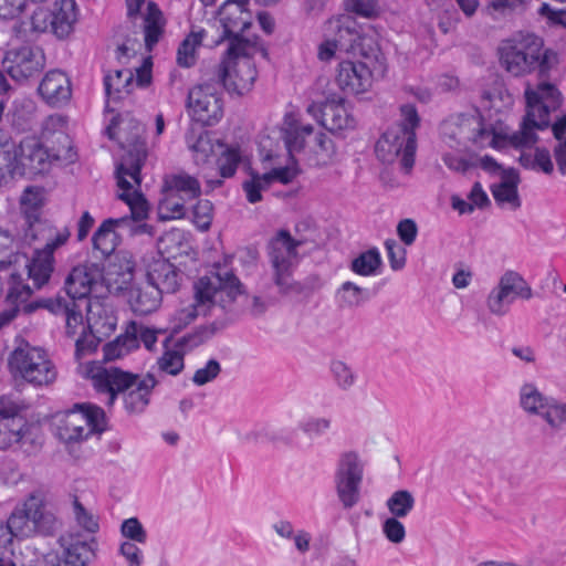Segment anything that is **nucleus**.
Wrapping results in <instances>:
<instances>
[{
	"label": "nucleus",
	"instance_id": "1",
	"mask_svg": "<svg viewBox=\"0 0 566 566\" xmlns=\"http://www.w3.org/2000/svg\"><path fill=\"white\" fill-rule=\"evenodd\" d=\"M146 159V151L142 148L135 147L129 150L116 167L117 186L123 192L118 198L127 203L129 207V216L120 218H108L104 220L97 230L93 233L92 245L94 252H99L102 258L109 256L119 244V235L116 233V228H128L132 231H144L146 224L134 227L135 222L145 220L148 217V203L144 196L133 190V185L128 180L132 179L138 187L140 186V170Z\"/></svg>",
	"mask_w": 566,
	"mask_h": 566
},
{
	"label": "nucleus",
	"instance_id": "2",
	"mask_svg": "<svg viewBox=\"0 0 566 566\" xmlns=\"http://www.w3.org/2000/svg\"><path fill=\"white\" fill-rule=\"evenodd\" d=\"M222 292V298H243L239 279L226 269H217L200 277L193 285V301L174 312L169 319L171 334H178L199 315L218 316L219 302L217 294Z\"/></svg>",
	"mask_w": 566,
	"mask_h": 566
},
{
	"label": "nucleus",
	"instance_id": "3",
	"mask_svg": "<svg viewBox=\"0 0 566 566\" xmlns=\"http://www.w3.org/2000/svg\"><path fill=\"white\" fill-rule=\"evenodd\" d=\"M92 382L98 392L107 395L108 406L122 395L124 408L130 415H139L146 410L153 389L157 385L155 376L150 373L140 376L116 367L97 369L92 376Z\"/></svg>",
	"mask_w": 566,
	"mask_h": 566
},
{
	"label": "nucleus",
	"instance_id": "4",
	"mask_svg": "<svg viewBox=\"0 0 566 566\" xmlns=\"http://www.w3.org/2000/svg\"><path fill=\"white\" fill-rule=\"evenodd\" d=\"M401 120L389 127L376 144L375 151L382 163H394L400 158V167L409 172L415 164L417 149L416 128L420 117L412 104L400 107Z\"/></svg>",
	"mask_w": 566,
	"mask_h": 566
},
{
	"label": "nucleus",
	"instance_id": "5",
	"mask_svg": "<svg viewBox=\"0 0 566 566\" xmlns=\"http://www.w3.org/2000/svg\"><path fill=\"white\" fill-rule=\"evenodd\" d=\"M261 52L266 57L268 52L261 45L250 48L249 52L237 51L229 54L227 51L222 61L211 72V81H216L222 90L230 94L243 95L249 92L258 76L255 64L251 56Z\"/></svg>",
	"mask_w": 566,
	"mask_h": 566
},
{
	"label": "nucleus",
	"instance_id": "6",
	"mask_svg": "<svg viewBox=\"0 0 566 566\" xmlns=\"http://www.w3.org/2000/svg\"><path fill=\"white\" fill-rule=\"evenodd\" d=\"M442 140L450 148L468 149L470 145L478 148L497 147V136L491 126L483 124L480 115L457 114L442 122L440 126Z\"/></svg>",
	"mask_w": 566,
	"mask_h": 566
},
{
	"label": "nucleus",
	"instance_id": "7",
	"mask_svg": "<svg viewBox=\"0 0 566 566\" xmlns=\"http://www.w3.org/2000/svg\"><path fill=\"white\" fill-rule=\"evenodd\" d=\"M543 40L534 33L520 32L503 42L500 48L501 62L515 76L544 67L546 52L543 51Z\"/></svg>",
	"mask_w": 566,
	"mask_h": 566
},
{
	"label": "nucleus",
	"instance_id": "8",
	"mask_svg": "<svg viewBox=\"0 0 566 566\" xmlns=\"http://www.w3.org/2000/svg\"><path fill=\"white\" fill-rule=\"evenodd\" d=\"M300 241L281 230L269 243V258L273 269V282L283 295H298L303 285L292 277V269L297 261Z\"/></svg>",
	"mask_w": 566,
	"mask_h": 566
},
{
	"label": "nucleus",
	"instance_id": "9",
	"mask_svg": "<svg viewBox=\"0 0 566 566\" xmlns=\"http://www.w3.org/2000/svg\"><path fill=\"white\" fill-rule=\"evenodd\" d=\"M556 87L551 83H541L537 91L526 90V114L521 123V128L510 137L514 147H532L538 140L535 130L549 127V108L542 102L544 96L554 97Z\"/></svg>",
	"mask_w": 566,
	"mask_h": 566
},
{
	"label": "nucleus",
	"instance_id": "10",
	"mask_svg": "<svg viewBox=\"0 0 566 566\" xmlns=\"http://www.w3.org/2000/svg\"><path fill=\"white\" fill-rule=\"evenodd\" d=\"M9 367L14 375L34 386H46L56 378V370L46 353L27 344L15 348L9 357Z\"/></svg>",
	"mask_w": 566,
	"mask_h": 566
},
{
	"label": "nucleus",
	"instance_id": "11",
	"mask_svg": "<svg viewBox=\"0 0 566 566\" xmlns=\"http://www.w3.org/2000/svg\"><path fill=\"white\" fill-rule=\"evenodd\" d=\"M247 6L235 1H226L218 11V21L223 31L217 43L229 40V54L240 50L249 52L250 48L260 45L256 40L241 35L252 24V14Z\"/></svg>",
	"mask_w": 566,
	"mask_h": 566
},
{
	"label": "nucleus",
	"instance_id": "12",
	"mask_svg": "<svg viewBox=\"0 0 566 566\" xmlns=\"http://www.w3.org/2000/svg\"><path fill=\"white\" fill-rule=\"evenodd\" d=\"M105 430V412L102 408L91 405H75L57 426V437L65 443L86 439L92 433Z\"/></svg>",
	"mask_w": 566,
	"mask_h": 566
},
{
	"label": "nucleus",
	"instance_id": "13",
	"mask_svg": "<svg viewBox=\"0 0 566 566\" xmlns=\"http://www.w3.org/2000/svg\"><path fill=\"white\" fill-rule=\"evenodd\" d=\"M222 292L217 294V301L221 310L218 316L209 324H203L195 328L191 333L178 338L175 343L177 348L188 353L198 346L211 339L219 332L223 331L229 324L237 321L243 312L241 298H222Z\"/></svg>",
	"mask_w": 566,
	"mask_h": 566
},
{
	"label": "nucleus",
	"instance_id": "14",
	"mask_svg": "<svg viewBox=\"0 0 566 566\" xmlns=\"http://www.w3.org/2000/svg\"><path fill=\"white\" fill-rule=\"evenodd\" d=\"M222 88L211 75L188 93L187 106L193 119L205 126L217 124L223 116Z\"/></svg>",
	"mask_w": 566,
	"mask_h": 566
},
{
	"label": "nucleus",
	"instance_id": "15",
	"mask_svg": "<svg viewBox=\"0 0 566 566\" xmlns=\"http://www.w3.org/2000/svg\"><path fill=\"white\" fill-rule=\"evenodd\" d=\"M533 290L526 280L516 271H506L486 297V307L495 316H504L510 312L516 298L530 300Z\"/></svg>",
	"mask_w": 566,
	"mask_h": 566
},
{
	"label": "nucleus",
	"instance_id": "16",
	"mask_svg": "<svg viewBox=\"0 0 566 566\" xmlns=\"http://www.w3.org/2000/svg\"><path fill=\"white\" fill-rule=\"evenodd\" d=\"M45 66V55L40 46L21 45L6 52L2 69L17 82L39 75Z\"/></svg>",
	"mask_w": 566,
	"mask_h": 566
},
{
	"label": "nucleus",
	"instance_id": "17",
	"mask_svg": "<svg viewBox=\"0 0 566 566\" xmlns=\"http://www.w3.org/2000/svg\"><path fill=\"white\" fill-rule=\"evenodd\" d=\"M104 268L92 262L74 266L64 282V289L71 301L84 303L90 308L88 296L103 286Z\"/></svg>",
	"mask_w": 566,
	"mask_h": 566
},
{
	"label": "nucleus",
	"instance_id": "18",
	"mask_svg": "<svg viewBox=\"0 0 566 566\" xmlns=\"http://www.w3.org/2000/svg\"><path fill=\"white\" fill-rule=\"evenodd\" d=\"M14 153L17 154L22 175L25 171L30 174L43 172L51 160L61 159L60 154H51L35 137L23 138L18 148L14 149Z\"/></svg>",
	"mask_w": 566,
	"mask_h": 566
},
{
	"label": "nucleus",
	"instance_id": "19",
	"mask_svg": "<svg viewBox=\"0 0 566 566\" xmlns=\"http://www.w3.org/2000/svg\"><path fill=\"white\" fill-rule=\"evenodd\" d=\"M24 506L34 533L43 536L53 535L59 528V521L49 509V499L44 491L35 490L28 495Z\"/></svg>",
	"mask_w": 566,
	"mask_h": 566
},
{
	"label": "nucleus",
	"instance_id": "20",
	"mask_svg": "<svg viewBox=\"0 0 566 566\" xmlns=\"http://www.w3.org/2000/svg\"><path fill=\"white\" fill-rule=\"evenodd\" d=\"M182 276V272L164 258L153 259L146 265L147 284L156 287L160 295L177 292Z\"/></svg>",
	"mask_w": 566,
	"mask_h": 566
},
{
	"label": "nucleus",
	"instance_id": "21",
	"mask_svg": "<svg viewBox=\"0 0 566 566\" xmlns=\"http://www.w3.org/2000/svg\"><path fill=\"white\" fill-rule=\"evenodd\" d=\"M336 83L345 94H360L371 85V72L363 62L343 61L338 65Z\"/></svg>",
	"mask_w": 566,
	"mask_h": 566
},
{
	"label": "nucleus",
	"instance_id": "22",
	"mask_svg": "<svg viewBox=\"0 0 566 566\" xmlns=\"http://www.w3.org/2000/svg\"><path fill=\"white\" fill-rule=\"evenodd\" d=\"M307 112L328 130H343L355 127V119L340 102L327 101L324 104L312 103Z\"/></svg>",
	"mask_w": 566,
	"mask_h": 566
},
{
	"label": "nucleus",
	"instance_id": "23",
	"mask_svg": "<svg viewBox=\"0 0 566 566\" xmlns=\"http://www.w3.org/2000/svg\"><path fill=\"white\" fill-rule=\"evenodd\" d=\"M67 242V233L60 234L48 250H35L27 264L29 277L36 289H41L51 277L54 269V251Z\"/></svg>",
	"mask_w": 566,
	"mask_h": 566
},
{
	"label": "nucleus",
	"instance_id": "24",
	"mask_svg": "<svg viewBox=\"0 0 566 566\" xmlns=\"http://www.w3.org/2000/svg\"><path fill=\"white\" fill-rule=\"evenodd\" d=\"M280 132L284 148L290 159H293L294 154L304 149L305 138L312 135L313 126L311 124H301L293 113H287L284 116Z\"/></svg>",
	"mask_w": 566,
	"mask_h": 566
},
{
	"label": "nucleus",
	"instance_id": "25",
	"mask_svg": "<svg viewBox=\"0 0 566 566\" xmlns=\"http://www.w3.org/2000/svg\"><path fill=\"white\" fill-rule=\"evenodd\" d=\"M39 94L50 105L56 106L67 102L71 97V83L65 73L50 71L39 85Z\"/></svg>",
	"mask_w": 566,
	"mask_h": 566
},
{
	"label": "nucleus",
	"instance_id": "26",
	"mask_svg": "<svg viewBox=\"0 0 566 566\" xmlns=\"http://www.w3.org/2000/svg\"><path fill=\"white\" fill-rule=\"evenodd\" d=\"M24 240L29 244L41 241L44 242V247L41 250H48L51 243L55 242V239L67 233V240L70 239L71 232L67 228L56 230L48 220L43 219L42 216L35 217L34 219H25Z\"/></svg>",
	"mask_w": 566,
	"mask_h": 566
},
{
	"label": "nucleus",
	"instance_id": "27",
	"mask_svg": "<svg viewBox=\"0 0 566 566\" xmlns=\"http://www.w3.org/2000/svg\"><path fill=\"white\" fill-rule=\"evenodd\" d=\"M163 191L175 193L184 200H192L201 195V186L196 177L179 171L165 176Z\"/></svg>",
	"mask_w": 566,
	"mask_h": 566
},
{
	"label": "nucleus",
	"instance_id": "28",
	"mask_svg": "<svg viewBox=\"0 0 566 566\" xmlns=\"http://www.w3.org/2000/svg\"><path fill=\"white\" fill-rule=\"evenodd\" d=\"M518 175L513 168L502 171L500 184L492 186L491 191L499 205L507 203L512 210L521 207V200L517 192Z\"/></svg>",
	"mask_w": 566,
	"mask_h": 566
},
{
	"label": "nucleus",
	"instance_id": "29",
	"mask_svg": "<svg viewBox=\"0 0 566 566\" xmlns=\"http://www.w3.org/2000/svg\"><path fill=\"white\" fill-rule=\"evenodd\" d=\"M52 13L53 34L59 39L66 38L76 21V4L74 0H56Z\"/></svg>",
	"mask_w": 566,
	"mask_h": 566
},
{
	"label": "nucleus",
	"instance_id": "30",
	"mask_svg": "<svg viewBox=\"0 0 566 566\" xmlns=\"http://www.w3.org/2000/svg\"><path fill=\"white\" fill-rule=\"evenodd\" d=\"M143 21L145 46L148 51H151L153 48L159 42L166 25V19L163 14V11L159 9L156 2L149 1L147 3L146 13L144 14Z\"/></svg>",
	"mask_w": 566,
	"mask_h": 566
},
{
	"label": "nucleus",
	"instance_id": "31",
	"mask_svg": "<svg viewBox=\"0 0 566 566\" xmlns=\"http://www.w3.org/2000/svg\"><path fill=\"white\" fill-rule=\"evenodd\" d=\"M160 292L148 284L144 287H135L129 292V305L137 315H148L155 312L161 303Z\"/></svg>",
	"mask_w": 566,
	"mask_h": 566
},
{
	"label": "nucleus",
	"instance_id": "32",
	"mask_svg": "<svg viewBox=\"0 0 566 566\" xmlns=\"http://www.w3.org/2000/svg\"><path fill=\"white\" fill-rule=\"evenodd\" d=\"M135 326H128L126 332L117 336L113 342L103 346L104 360L113 361L138 348V340L135 337Z\"/></svg>",
	"mask_w": 566,
	"mask_h": 566
},
{
	"label": "nucleus",
	"instance_id": "33",
	"mask_svg": "<svg viewBox=\"0 0 566 566\" xmlns=\"http://www.w3.org/2000/svg\"><path fill=\"white\" fill-rule=\"evenodd\" d=\"M364 462L355 451H347L340 454L337 462L335 479L363 482Z\"/></svg>",
	"mask_w": 566,
	"mask_h": 566
},
{
	"label": "nucleus",
	"instance_id": "34",
	"mask_svg": "<svg viewBox=\"0 0 566 566\" xmlns=\"http://www.w3.org/2000/svg\"><path fill=\"white\" fill-rule=\"evenodd\" d=\"M369 300V292L350 281L344 282L336 291V302L340 308H356Z\"/></svg>",
	"mask_w": 566,
	"mask_h": 566
},
{
	"label": "nucleus",
	"instance_id": "35",
	"mask_svg": "<svg viewBox=\"0 0 566 566\" xmlns=\"http://www.w3.org/2000/svg\"><path fill=\"white\" fill-rule=\"evenodd\" d=\"M381 264L382 260L379 250L371 248L353 259L349 268L358 275L373 276L378 273Z\"/></svg>",
	"mask_w": 566,
	"mask_h": 566
},
{
	"label": "nucleus",
	"instance_id": "36",
	"mask_svg": "<svg viewBox=\"0 0 566 566\" xmlns=\"http://www.w3.org/2000/svg\"><path fill=\"white\" fill-rule=\"evenodd\" d=\"M44 205L43 189L36 186H29L20 197V207L24 219H34L42 216Z\"/></svg>",
	"mask_w": 566,
	"mask_h": 566
},
{
	"label": "nucleus",
	"instance_id": "37",
	"mask_svg": "<svg viewBox=\"0 0 566 566\" xmlns=\"http://www.w3.org/2000/svg\"><path fill=\"white\" fill-rule=\"evenodd\" d=\"M205 31L191 32L180 43L177 51V63L181 67H190L196 63V49L201 44Z\"/></svg>",
	"mask_w": 566,
	"mask_h": 566
},
{
	"label": "nucleus",
	"instance_id": "38",
	"mask_svg": "<svg viewBox=\"0 0 566 566\" xmlns=\"http://www.w3.org/2000/svg\"><path fill=\"white\" fill-rule=\"evenodd\" d=\"M415 497L408 490L395 491L387 500L386 505L391 516L406 517L415 507Z\"/></svg>",
	"mask_w": 566,
	"mask_h": 566
},
{
	"label": "nucleus",
	"instance_id": "39",
	"mask_svg": "<svg viewBox=\"0 0 566 566\" xmlns=\"http://www.w3.org/2000/svg\"><path fill=\"white\" fill-rule=\"evenodd\" d=\"M4 523L13 537H28L34 533L24 503L17 506Z\"/></svg>",
	"mask_w": 566,
	"mask_h": 566
},
{
	"label": "nucleus",
	"instance_id": "40",
	"mask_svg": "<svg viewBox=\"0 0 566 566\" xmlns=\"http://www.w3.org/2000/svg\"><path fill=\"white\" fill-rule=\"evenodd\" d=\"M524 10L523 0H491L485 8L486 14L495 21L511 18L515 12Z\"/></svg>",
	"mask_w": 566,
	"mask_h": 566
},
{
	"label": "nucleus",
	"instance_id": "41",
	"mask_svg": "<svg viewBox=\"0 0 566 566\" xmlns=\"http://www.w3.org/2000/svg\"><path fill=\"white\" fill-rule=\"evenodd\" d=\"M548 399L544 397L533 384H525L521 388V406L531 413H541L547 406Z\"/></svg>",
	"mask_w": 566,
	"mask_h": 566
},
{
	"label": "nucleus",
	"instance_id": "42",
	"mask_svg": "<svg viewBox=\"0 0 566 566\" xmlns=\"http://www.w3.org/2000/svg\"><path fill=\"white\" fill-rule=\"evenodd\" d=\"M335 488L337 496L344 509L349 510L355 506L360 497V484L361 482L335 479Z\"/></svg>",
	"mask_w": 566,
	"mask_h": 566
},
{
	"label": "nucleus",
	"instance_id": "43",
	"mask_svg": "<svg viewBox=\"0 0 566 566\" xmlns=\"http://www.w3.org/2000/svg\"><path fill=\"white\" fill-rule=\"evenodd\" d=\"M185 354L186 353L176 346L174 349L167 348L157 360L158 368L171 376L179 375L185 367Z\"/></svg>",
	"mask_w": 566,
	"mask_h": 566
},
{
	"label": "nucleus",
	"instance_id": "44",
	"mask_svg": "<svg viewBox=\"0 0 566 566\" xmlns=\"http://www.w3.org/2000/svg\"><path fill=\"white\" fill-rule=\"evenodd\" d=\"M187 200L175 193L164 192L159 203V216L163 220L179 219L186 214L185 202Z\"/></svg>",
	"mask_w": 566,
	"mask_h": 566
},
{
	"label": "nucleus",
	"instance_id": "45",
	"mask_svg": "<svg viewBox=\"0 0 566 566\" xmlns=\"http://www.w3.org/2000/svg\"><path fill=\"white\" fill-rule=\"evenodd\" d=\"M15 175H22L14 149L0 150V186L7 185Z\"/></svg>",
	"mask_w": 566,
	"mask_h": 566
},
{
	"label": "nucleus",
	"instance_id": "46",
	"mask_svg": "<svg viewBox=\"0 0 566 566\" xmlns=\"http://www.w3.org/2000/svg\"><path fill=\"white\" fill-rule=\"evenodd\" d=\"M442 161L452 171L465 174L470 169L478 167V156L473 154L461 155L447 151L442 155Z\"/></svg>",
	"mask_w": 566,
	"mask_h": 566
},
{
	"label": "nucleus",
	"instance_id": "47",
	"mask_svg": "<svg viewBox=\"0 0 566 566\" xmlns=\"http://www.w3.org/2000/svg\"><path fill=\"white\" fill-rule=\"evenodd\" d=\"M239 147H227L217 160L219 174L222 178H231L234 176L238 165L241 161Z\"/></svg>",
	"mask_w": 566,
	"mask_h": 566
},
{
	"label": "nucleus",
	"instance_id": "48",
	"mask_svg": "<svg viewBox=\"0 0 566 566\" xmlns=\"http://www.w3.org/2000/svg\"><path fill=\"white\" fill-rule=\"evenodd\" d=\"M23 437L20 420L0 421V450H6L18 443Z\"/></svg>",
	"mask_w": 566,
	"mask_h": 566
},
{
	"label": "nucleus",
	"instance_id": "49",
	"mask_svg": "<svg viewBox=\"0 0 566 566\" xmlns=\"http://www.w3.org/2000/svg\"><path fill=\"white\" fill-rule=\"evenodd\" d=\"M133 82V73L129 70H117L114 74H107L104 77V86L107 96L112 93L128 92V86Z\"/></svg>",
	"mask_w": 566,
	"mask_h": 566
},
{
	"label": "nucleus",
	"instance_id": "50",
	"mask_svg": "<svg viewBox=\"0 0 566 566\" xmlns=\"http://www.w3.org/2000/svg\"><path fill=\"white\" fill-rule=\"evenodd\" d=\"M213 219V206L207 199L199 200L192 209V222L201 231H207Z\"/></svg>",
	"mask_w": 566,
	"mask_h": 566
},
{
	"label": "nucleus",
	"instance_id": "51",
	"mask_svg": "<svg viewBox=\"0 0 566 566\" xmlns=\"http://www.w3.org/2000/svg\"><path fill=\"white\" fill-rule=\"evenodd\" d=\"M331 371L337 384L343 390L352 388L356 381V375L353 369L343 360H333L331 363Z\"/></svg>",
	"mask_w": 566,
	"mask_h": 566
},
{
	"label": "nucleus",
	"instance_id": "52",
	"mask_svg": "<svg viewBox=\"0 0 566 566\" xmlns=\"http://www.w3.org/2000/svg\"><path fill=\"white\" fill-rule=\"evenodd\" d=\"M81 305L82 303L71 301L67 310L62 312V315L65 316V328L69 336H74L78 327L85 329Z\"/></svg>",
	"mask_w": 566,
	"mask_h": 566
},
{
	"label": "nucleus",
	"instance_id": "53",
	"mask_svg": "<svg viewBox=\"0 0 566 566\" xmlns=\"http://www.w3.org/2000/svg\"><path fill=\"white\" fill-rule=\"evenodd\" d=\"M332 427V419L325 417H310L300 423V429L308 438H318Z\"/></svg>",
	"mask_w": 566,
	"mask_h": 566
},
{
	"label": "nucleus",
	"instance_id": "54",
	"mask_svg": "<svg viewBox=\"0 0 566 566\" xmlns=\"http://www.w3.org/2000/svg\"><path fill=\"white\" fill-rule=\"evenodd\" d=\"M22 25H30V30L34 33L48 31L53 33L52 13L48 9L39 8L33 12L30 21L23 22Z\"/></svg>",
	"mask_w": 566,
	"mask_h": 566
},
{
	"label": "nucleus",
	"instance_id": "55",
	"mask_svg": "<svg viewBox=\"0 0 566 566\" xmlns=\"http://www.w3.org/2000/svg\"><path fill=\"white\" fill-rule=\"evenodd\" d=\"M272 180H263V175H252L250 180L243 182V189L247 193V199L251 203H256L262 200L261 191L268 189Z\"/></svg>",
	"mask_w": 566,
	"mask_h": 566
},
{
	"label": "nucleus",
	"instance_id": "56",
	"mask_svg": "<svg viewBox=\"0 0 566 566\" xmlns=\"http://www.w3.org/2000/svg\"><path fill=\"white\" fill-rule=\"evenodd\" d=\"M13 538L6 523L0 521V566H14L10 559Z\"/></svg>",
	"mask_w": 566,
	"mask_h": 566
},
{
	"label": "nucleus",
	"instance_id": "57",
	"mask_svg": "<svg viewBox=\"0 0 566 566\" xmlns=\"http://www.w3.org/2000/svg\"><path fill=\"white\" fill-rule=\"evenodd\" d=\"M385 248L387 250L390 268L394 271L401 270L406 264V249L394 239H387L385 241Z\"/></svg>",
	"mask_w": 566,
	"mask_h": 566
},
{
	"label": "nucleus",
	"instance_id": "58",
	"mask_svg": "<svg viewBox=\"0 0 566 566\" xmlns=\"http://www.w3.org/2000/svg\"><path fill=\"white\" fill-rule=\"evenodd\" d=\"M221 373V365L217 359H209L205 367L196 370L192 381L197 386H203L214 380Z\"/></svg>",
	"mask_w": 566,
	"mask_h": 566
},
{
	"label": "nucleus",
	"instance_id": "59",
	"mask_svg": "<svg viewBox=\"0 0 566 566\" xmlns=\"http://www.w3.org/2000/svg\"><path fill=\"white\" fill-rule=\"evenodd\" d=\"M539 17L546 20L551 27L566 28V10L557 9L548 3H542L537 10Z\"/></svg>",
	"mask_w": 566,
	"mask_h": 566
},
{
	"label": "nucleus",
	"instance_id": "60",
	"mask_svg": "<svg viewBox=\"0 0 566 566\" xmlns=\"http://www.w3.org/2000/svg\"><path fill=\"white\" fill-rule=\"evenodd\" d=\"M120 531L123 536L130 541L143 544L147 539V533L136 517L125 520L122 524Z\"/></svg>",
	"mask_w": 566,
	"mask_h": 566
},
{
	"label": "nucleus",
	"instance_id": "61",
	"mask_svg": "<svg viewBox=\"0 0 566 566\" xmlns=\"http://www.w3.org/2000/svg\"><path fill=\"white\" fill-rule=\"evenodd\" d=\"M292 165H286L285 167L274 168L271 171L263 174V180L265 182L268 180L280 181L281 184H290L297 175L298 170L296 168L295 159H291Z\"/></svg>",
	"mask_w": 566,
	"mask_h": 566
},
{
	"label": "nucleus",
	"instance_id": "62",
	"mask_svg": "<svg viewBox=\"0 0 566 566\" xmlns=\"http://www.w3.org/2000/svg\"><path fill=\"white\" fill-rule=\"evenodd\" d=\"M398 518L391 516L382 523V532L386 538L394 544L401 543L406 537L405 526Z\"/></svg>",
	"mask_w": 566,
	"mask_h": 566
},
{
	"label": "nucleus",
	"instance_id": "63",
	"mask_svg": "<svg viewBox=\"0 0 566 566\" xmlns=\"http://www.w3.org/2000/svg\"><path fill=\"white\" fill-rule=\"evenodd\" d=\"M358 40V34L349 27L339 25L335 38L332 39L334 43H337V48L342 52H349L355 48Z\"/></svg>",
	"mask_w": 566,
	"mask_h": 566
},
{
	"label": "nucleus",
	"instance_id": "64",
	"mask_svg": "<svg viewBox=\"0 0 566 566\" xmlns=\"http://www.w3.org/2000/svg\"><path fill=\"white\" fill-rule=\"evenodd\" d=\"M543 416L545 421L552 427V428H558L562 423L566 422V403L565 405H558L553 403L551 405L547 402V406L542 412L539 413Z\"/></svg>",
	"mask_w": 566,
	"mask_h": 566
}]
</instances>
